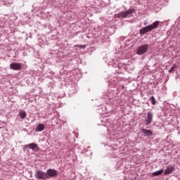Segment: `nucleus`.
<instances>
[{
  "label": "nucleus",
  "mask_w": 180,
  "mask_h": 180,
  "mask_svg": "<svg viewBox=\"0 0 180 180\" xmlns=\"http://www.w3.org/2000/svg\"><path fill=\"white\" fill-rule=\"evenodd\" d=\"M158 25H160V21H155L153 24L141 29L140 34H146V33H148V32H151V30L157 29V27H158Z\"/></svg>",
  "instance_id": "1"
},
{
  "label": "nucleus",
  "mask_w": 180,
  "mask_h": 180,
  "mask_svg": "<svg viewBox=\"0 0 180 180\" xmlns=\"http://www.w3.org/2000/svg\"><path fill=\"white\" fill-rule=\"evenodd\" d=\"M35 178L37 179H49V177L47 176V173L41 170H37L35 172Z\"/></svg>",
  "instance_id": "2"
},
{
  "label": "nucleus",
  "mask_w": 180,
  "mask_h": 180,
  "mask_svg": "<svg viewBox=\"0 0 180 180\" xmlns=\"http://www.w3.org/2000/svg\"><path fill=\"white\" fill-rule=\"evenodd\" d=\"M147 50H148V45L143 44L138 48L136 53L138 54V56H143V54L147 53Z\"/></svg>",
  "instance_id": "3"
},
{
  "label": "nucleus",
  "mask_w": 180,
  "mask_h": 180,
  "mask_svg": "<svg viewBox=\"0 0 180 180\" xmlns=\"http://www.w3.org/2000/svg\"><path fill=\"white\" fill-rule=\"evenodd\" d=\"M134 12V9H129L127 11H121L118 14L116 15L117 18H119L120 19L121 18H125L128 16V15H131V13H133Z\"/></svg>",
  "instance_id": "4"
},
{
  "label": "nucleus",
  "mask_w": 180,
  "mask_h": 180,
  "mask_svg": "<svg viewBox=\"0 0 180 180\" xmlns=\"http://www.w3.org/2000/svg\"><path fill=\"white\" fill-rule=\"evenodd\" d=\"M10 68L14 71H19L22 70V64L18 63H13L10 65Z\"/></svg>",
  "instance_id": "5"
},
{
  "label": "nucleus",
  "mask_w": 180,
  "mask_h": 180,
  "mask_svg": "<svg viewBox=\"0 0 180 180\" xmlns=\"http://www.w3.org/2000/svg\"><path fill=\"white\" fill-rule=\"evenodd\" d=\"M153 112H148V115L146 116V119H145V123L146 124V126H148V124H151L152 122H153Z\"/></svg>",
  "instance_id": "6"
},
{
  "label": "nucleus",
  "mask_w": 180,
  "mask_h": 180,
  "mask_svg": "<svg viewBox=\"0 0 180 180\" xmlns=\"http://www.w3.org/2000/svg\"><path fill=\"white\" fill-rule=\"evenodd\" d=\"M46 175L49 178H53L54 176H57V170L53 169H49L46 171Z\"/></svg>",
  "instance_id": "7"
},
{
  "label": "nucleus",
  "mask_w": 180,
  "mask_h": 180,
  "mask_svg": "<svg viewBox=\"0 0 180 180\" xmlns=\"http://www.w3.org/2000/svg\"><path fill=\"white\" fill-rule=\"evenodd\" d=\"M175 168L172 166H169L166 168L164 175H169V174H172Z\"/></svg>",
  "instance_id": "8"
},
{
  "label": "nucleus",
  "mask_w": 180,
  "mask_h": 180,
  "mask_svg": "<svg viewBox=\"0 0 180 180\" xmlns=\"http://www.w3.org/2000/svg\"><path fill=\"white\" fill-rule=\"evenodd\" d=\"M141 132L143 133L145 137H148V136H153V131H151V130L142 129Z\"/></svg>",
  "instance_id": "9"
},
{
  "label": "nucleus",
  "mask_w": 180,
  "mask_h": 180,
  "mask_svg": "<svg viewBox=\"0 0 180 180\" xmlns=\"http://www.w3.org/2000/svg\"><path fill=\"white\" fill-rule=\"evenodd\" d=\"M25 147H27V148H30L31 150H34V148H37V144L32 143H30L27 144V146H25Z\"/></svg>",
  "instance_id": "10"
},
{
  "label": "nucleus",
  "mask_w": 180,
  "mask_h": 180,
  "mask_svg": "<svg viewBox=\"0 0 180 180\" xmlns=\"http://www.w3.org/2000/svg\"><path fill=\"white\" fill-rule=\"evenodd\" d=\"M36 130L37 131H43L44 130V125L43 124H38Z\"/></svg>",
  "instance_id": "11"
},
{
  "label": "nucleus",
  "mask_w": 180,
  "mask_h": 180,
  "mask_svg": "<svg viewBox=\"0 0 180 180\" xmlns=\"http://www.w3.org/2000/svg\"><path fill=\"white\" fill-rule=\"evenodd\" d=\"M19 116L20 117L21 119H25V117H26L27 116L26 112L24 110L20 111Z\"/></svg>",
  "instance_id": "12"
},
{
  "label": "nucleus",
  "mask_w": 180,
  "mask_h": 180,
  "mask_svg": "<svg viewBox=\"0 0 180 180\" xmlns=\"http://www.w3.org/2000/svg\"><path fill=\"white\" fill-rule=\"evenodd\" d=\"M164 172L163 169H160L159 171L155 172L153 173V176H158V175H161Z\"/></svg>",
  "instance_id": "13"
},
{
  "label": "nucleus",
  "mask_w": 180,
  "mask_h": 180,
  "mask_svg": "<svg viewBox=\"0 0 180 180\" xmlns=\"http://www.w3.org/2000/svg\"><path fill=\"white\" fill-rule=\"evenodd\" d=\"M150 101H151L152 105H155V103H157V101H155V98H154V96L150 98Z\"/></svg>",
  "instance_id": "14"
},
{
  "label": "nucleus",
  "mask_w": 180,
  "mask_h": 180,
  "mask_svg": "<svg viewBox=\"0 0 180 180\" xmlns=\"http://www.w3.org/2000/svg\"><path fill=\"white\" fill-rule=\"evenodd\" d=\"M175 68H176V65H173L171 69L169 70V74H171V72H174V70H175Z\"/></svg>",
  "instance_id": "15"
},
{
  "label": "nucleus",
  "mask_w": 180,
  "mask_h": 180,
  "mask_svg": "<svg viewBox=\"0 0 180 180\" xmlns=\"http://www.w3.org/2000/svg\"><path fill=\"white\" fill-rule=\"evenodd\" d=\"M77 47H79L80 49H85L86 46L85 45H77Z\"/></svg>",
  "instance_id": "16"
}]
</instances>
